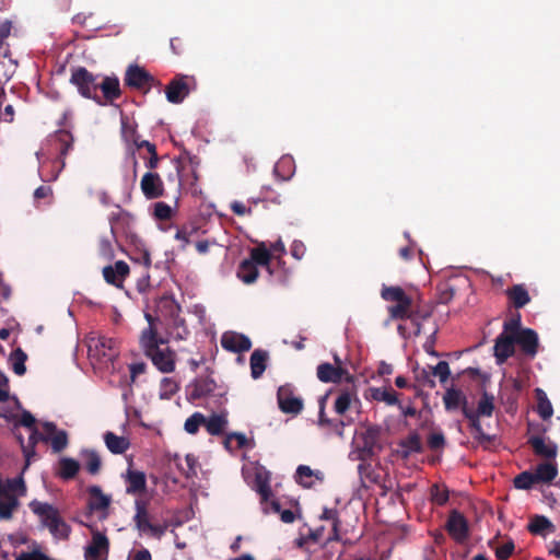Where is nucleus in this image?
<instances>
[{
    "label": "nucleus",
    "mask_w": 560,
    "mask_h": 560,
    "mask_svg": "<svg viewBox=\"0 0 560 560\" xmlns=\"http://www.w3.org/2000/svg\"><path fill=\"white\" fill-rule=\"evenodd\" d=\"M226 424V418L221 415H213L205 422V427L211 435H221Z\"/></svg>",
    "instance_id": "45"
},
{
    "label": "nucleus",
    "mask_w": 560,
    "mask_h": 560,
    "mask_svg": "<svg viewBox=\"0 0 560 560\" xmlns=\"http://www.w3.org/2000/svg\"><path fill=\"white\" fill-rule=\"evenodd\" d=\"M98 78L84 67L72 69L70 83L73 84L78 92L85 98L95 101L103 105L102 96L98 95Z\"/></svg>",
    "instance_id": "6"
},
{
    "label": "nucleus",
    "mask_w": 560,
    "mask_h": 560,
    "mask_svg": "<svg viewBox=\"0 0 560 560\" xmlns=\"http://www.w3.org/2000/svg\"><path fill=\"white\" fill-rule=\"evenodd\" d=\"M494 410V397L487 392L481 394V398H479V402H477V413L479 417H491Z\"/></svg>",
    "instance_id": "44"
},
{
    "label": "nucleus",
    "mask_w": 560,
    "mask_h": 560,
    "mask_svg": "<svg viewBox=\"0 0 560 560\" xmlns=\"http://www.w3.org/2000/svg\"><path fill=\"white\" fill-rule=\"evenodd\" d=\"M514 551V542L509 540L495 549V557L499 560H508Z\"/></svg>",
    "instance_id": "63"
},
{
    "label": "nucleus",
    "mask_w": 560,
    "mask_h": 560,
    "mask_svg": "<svg viewBox=\"0 0 560 560\" xmlns=\"http://www.w3.org/2000/svg\"><path fill=\"white\" fill-rule=\"evenodd\" d=\"M121 138L127 144V152L131 155V159H133V178H137V167L139 163L135 156V151L139 150L140 142L144 140L141 139L137 130V122L126 115L121 116Z\"/></svg>",
    "instance_id": "9"
},
{
    "label": "nucleus",
    "mask_w": 560,
    "mask_h": 560,
    "mask_svg": "<svg viewBox=\"0 0 560 560\" xmlns=\"http://www.w3.org/2000/svg\"><path fill=\"white\" fill-rule=\"evenodd\" d=\"M55 141L60 156H65L73 144V136L69 130L60 129L55 133Z\"/></svg>",
    "instance_id": "43"
},
{
    "label": "nucleus",
    "mask_w": 560,
    "mask_h": 560,
    "mask_svg": "<svg viewBox=\"0 0 560 560\" xmlns=\"http://www.w3.org/2000/svg\"><path fill=\"white\" fill-rule=\"evenodd\" d=\"M527 529L533 535L545 536L546 532L553 533L556 527L546 516L535 515L532 517Z\"/></svg>",
    "instance_id": "36"
},
{
    "label": "nucleus",
    "mask_w": 560,
    "mask_h": 560,
    "mask_svg": "<svg viewBox=\"0 0 560 560\" xmlns=\"http://www.w3.org/2000/svg\"><path fill=\"white\" fill-rule=\"evenodd\" d=\"M320 520L331 522V534L326 539L324 547L332 541H339L341 539L339 533L341 522L338 511L336 509H324L323 514L320 515Z\"/></svg>",
    "instance_id": "29"
},
{
    "label": "nucleus",
    "mask_w": 560,
    "mask_h": 560,
    "mask_svg": "<svg viewBox=\"0 0 560 560\" xmlns=\"http://www.w3.org/2000/svg\"><path fill=\"white\" fill-rule=\"evenodd\" d=\"M19 508V499L16 494H2L0 497V520L10 521L13 518L14 512Z\"/></svg>",
    "instance_id": "31"
},
{
    "label": "nucleus",
    "mask_w": 560,
    "mask_h": 560,
    "mask_svg": "<svg viewBox=\"0 0 560 560\" xmlns=\"http://www.w3.org/2000/svg\"><path fill=\"white\" fill-rule=\"evenodd\" d=\"M445 527L450 536L457 542H464L469 536L468 521L456 510L450 513Z\"/></svg>",
    "instance_id": "15"
},
{
    "label": "nucleus",
    "mask_w": 560,
    "mask_h": 560,
    "mask_svg": "<svg viewBox=\"0 0 560 560\" xmlns=\"http://www.w3.org/2000/svg\"><path fill=\"white\" fill-rule=\"evenodd\" d=\"M92 532V538L84 549L85 560H107L109 553V539L93 526L86 525Z\"/></svg>",
    "instance_id": "11"
},
{
    "label": "nucleus",
    "mask_w": 560,
    "mask_h": 560,
    "mask_svg": "<svg viewBox=\"0 0 560 560\" xmlns=\"http://www.w3.org/2000/svg\"><path fill=\"white\" fill-rule=\"evenodd\" d=\"M271 258V254L269 249L264 245L260 244L254 248H252V253H249V260H253L254 266H265V268L270 271L269 261Z\"/></svg>",
    "instance_id": "41"
},
{
    "label": "nucleus",
    "mask_w": 560,
    "mask_h": 560,
    "mask_svg": "<svg viewBox=\"0 0 560 560\" xmlns=\"http://www.w3.org/2000/svg\"><path fill=\"white\" fill-rule=\"evenodd\" d=\"M464 416L469 420V427L472 431V438L485 448L488 450L495 440V435L486 434L480 423V417L470 408L464 409Z\"/></svg>",
    "instance_id": "19"
},
{
    "label": "nucleus",
    "mask_w": 560,
    "mask_h": 560,
    "mask_svg": "<svg viewBox=\"0 0 560 560\" xmlns=\"http://www.w3.org/2000/svg\"><path fill=\"white\" fill-rule=\"evenodd\" d=\"M439 302L448 304L455 296L456 291L450 283H443L439 287Z\"/></svg>",
    "instance_id": "58"
},
{
    "label": "nucleus",
    "mask_w": 560,
    "mask_h": 560,
    "mask_svg": "<svg viewBox=\"0 0 560 560\" xmlns=\"http://www.w3.org/2000/svg\"><path fill=\"white\" fill-rule=\"evenodd\" d=\"M352 405V394L348 390L341 392L335 401V411L343 416Z\"/></svg>",
    "instance_id": "51"
},
{
    "label": "nucleus",
    "mask_w": 560,
    "mask_h": 560,
    "mask_svg": "<svg viewBox=\"0 0 560 560\" xmlns=\"http://www.w3.org/2000/svg\"><path fill=\"white\" fill-rule=\"evenodd\" d=\"M514 336L503 331L497 336L493 346V355L497 363L501 364L514 354Z\"/></svg>",
    "instance_id": "23"
},
{
    "label": "nucleus",
    "mask_w": 560,
    "mask_h": 560,
    "mask_svg": "<svg viewBox=\"0 0 560 560\" xmlns=\"http://www.w3.org/2000/svg\"><path fill=\"white\" fill-rule=\"evenodd\" d=\"M370 398L377 402H384L387 406L398 405V394L390 387L370 388Z\"/></svg>",
    "instance_id": "35"
},
{
    "label": "nucleus",
    "mask_w": 560,
    "mask_h": 560,
    "mask_svg": "<svg viewBox=\"0 0 560 560\" xmlns=\"http://www.w3.org/2000/svg\"><path fill=\"white\" fill-rule=\"evenodd\" d=\"M326 396L323 397L320 400H319V413H318V418H319V424L320 425H327V427H334L336 429L338 428H342L345 425L343 421H334L329 418H327L326 413H325V404H326Z\"/></svg>",
    "instance_id": "56"
},
{
    "label": "nucleus",
    "mask_w": 560,
    "mask_h": 560,
    "mask_svg": "<svg viewBox=\"0 0 560 560\" xmlns=\"http://www.w3.org/2000/svg\"><path fill=\"white\" fill-rule=\"evenodd\" d=\"M237 278L245 284H253L258 278V269L253 260L245 258L237 268Z\"/></svg>",
    "instance_id": "34"
},
{
    "label": "nucleus",
    "mask_w": 560,
    "mask_h": 560,
    "mask_svg": "<svg viewBox=\"0 0 560 560\" xmlns=\"http://www.w3.org/2000/svg\"><path fill=\"white\" fill-rule=\"evenodd\" d=\"M10 361L12 363L13 371L18 375H23L27 371V368L25 366V362L27 361V353L21 348H16L12 351Z\"/></svg>",
    "instance_id": "46"
},
{
    "label": "nucleus",
    "mask_w": 560,
    "mask_h": 560,
    "mask_svg": "<svg viewBox=\"0 0 560 560\" xmlns=\"http://www.w3.org/2000/svg\"><path fill=\"white\" fill-rule=\"evenodd\" d=\"M221 345L225 350L235 353L248 351L253 347L248 336L235 331L224 332L221 337Z\"/></svg>",
    "instance_id": "21"
},
{
    "label": "nucleus",
    "mask_w": 560,
    "mask_h": 560,
    "mask_svg": "<svg viewBox=\"0 0 560 560\" xmlns=\"http://www.w3.org/2000/svg\"><path fill=\"white\" fill-rule=\"evenodd\" d=\"M534 474L537 482H550L557 477L558 468L553 463H540L537 465Z\"/></svg>",
    "instance_id": "39"
},
{
    "label": "nucleus",
    "mask_w": 560,
    "mask_h": 560,
    "mask_svg": "<svg viewBox=\"0 0 560 560\" xmlns=\"http://www.w3.org/2000/svg\"><path fill=\"white\" fill-rule=\"evenodd\" d=\"M515 343L520 346L522 352L533 359L538 352L539 339L537 332L532 328H524L514 336Z\"/></svg>",
    "instance_id": "22"
},
{
    "label": "nucleus",
    "mask_w": 560,
    "mask_h": 560,
    "mask_svg": "<svg viewBox=\"0 0 560 560\" xmlns=\"http://www.w3.org/2000/svg\"><path fill=\"white\" fill-rule=\"evenodd\" d=\"M315 476L318 480L324 479V474L320 470H313L307 465H300L296 468V480L299 483H301L304 487H311L312 482L306 481L305 478H310Z\"/></svg>",
    "instance_id": "47"
},
{
    "label": "nucleus",
    "mask_w": 560,
    "mask_h": 560,
    "mask_svg": "<svg viewBox=\"0 0 560 560\" xmlns=\"http://www.w3.org/2000/svg\"><path fill=\"white\" fill-rule=\"evenodd\" d=\"M535 397L537 400L536 411L542 420H549L553 415V407L548 399L546 393L537 388L535 390Z\"/></svg>",
    "instance_id": "37"
},
{
    "label": "nucleus",
    "mask_w": 560,
    "mask_h": 560,
    "mask_svg": "<svg viewBox=\"0 0 560 560\" xmlns=\"http://www.w3.org/2000/svg\"><path fill=\"white\" fill-rule=\"evenodd\" d=\"M82 456L84 458V467L91 475H96L102 469V458L100 454L94 450L83 451Z\"/></svg>",
    "instance_id": "42"
},
{
    "label": "nucleus",
    "mask_w": 560,
    "mask_h": 560,
    "mask_svg": "<svg viewBox=\"0 0 560 560\" xmlns=\"http://www.w3.org/2000/svg\"><path fill=\"white\" fill-rule=\"evenodd\" d=\"M431 499L438 505H444L450 500V492L446 487L434 483L431 487Z\"/></svg>",
    "instance_id": "52"
},
{
    "label": "nucleus",
    "mask_w": 560,
    "mask_h": 560,
    "mask_svg": "<svg viewBox=\"0 0 560 560\" xmlns=\"http://www.w3.org/2000/svg\"><path fill=\"white\" fill-rule=\"evenodd\" d=\"M524 328L521 325V314L516 312L508 320L503 323V332L515 336Z\"/></svg>",
    "instance_id": "53"
},
{
    "label": "nucleus",
    "mask_w": 560,
    "mask_h": 560,
    "mask_svg": "<svg viewBox=\"0 0 560 560\" xmlns=\"http://www.w3.org/2000/svg\"><path fill=\"white\" fill-rule=\"evenodd\" d=\"M280 410L284 413L299 415L303 410V401L294 395L291 385H281L277 392Z\"/></svg>",
    "instance_id": "14"
},
{
    "label": "nucleus",
    "mask_w": 560,
    "mask_h": 560,
    "mask_svg": "<svg viewBox=\"0 0 560 560\" xmlns=\"http://www.w3.org/2000/svg\"><path fill=\"white\" fill-rule=\"evenodd\" d=\"M166 343L167 340L155 336L151 328L142 329V332H140V349L162 373H170L175 370L176 354L170 347H162Z\"/></svg>",
    "instance_id": "1"
},
{
    "label": "nucleus",
    "mask_w": 560,
    "mask_h": 560,
    "mask_svg": "<svg viewBox=\"0 0 560 560\" xmlns=\"http://www.w3.org/2000/svg\"><path fill=\"white\" fill-rule=\"evenodd\" d=\"M153 215L156 220H168L172 217V208L165 202H156L153 208Z\"/></svg>",
    "instance_id": "59"
},
{
    "label": "nucleus",
    "mask_w": 560,
    "mask_h": 560,
    "mask_svg": "<svg viewBox=\"0 0 560 560\" xmlns=\"http://www.w3.org/2000/svg\"><path fill=\"white\" fill-rule=\"evenodd\" d=\"M104 442L106 447L113 454H125L130 448V440L126 436H119L112 431L104 434Z\"/></svg>",
    "instance_id": "28"
},
{
    "label": "nucleus",
    "mask_w": 560,
    "mask_h": 560,
    "mask_svg": "<svg viewBox=\"0 0 560 560\" xmlns=\"http://www.w3.org/2000/svg\"><path fill=\"white\" fill-rule=\"evenodd\" d=\"M445 445V436L443 433H431L428 438V446L433 450H441Z\"/></svg>",
    "instance_id": "64"
},
{
    "label": "nucleus",
    "mask_w": 560,
    "mask_h": 560,
    "mask_svg": "<svg viewBox=\"0 0 560 560\" xmlns=\"http://www.w3.org/2000/svg\"><path fill=\"white\" fill-rule=\"evenodd\" d=\"M190 387V398L192 400H199L212 395L217 389V383L214 378L205 376L203 378H196Z\"/></svg>",
    "instance_id": "25"
},
{
    "label": "nucleus",
    "mask_w": 560,
    "mask_h": 560,
    "mask_svg": "<svg viewBox=\"0 0 560 560\" xmlns=\"http://www.w3.org/2000/svg\"><path fill=\"white\" fill-rule=\"evenodd\" d=\"M402 448L404 457H408L412 453H421L423 451L420 435L417 432H411L407 438L399 442Z\"/></svg>",
    "instance_id": "38"
},
{
    "label": "nucleus",
    "mask_w": 560,
    "mask_h": 560,
    "mask_svg": "<svg viewBox=\"0 0 560 560\" xmlns=\"http://www.w3.org/2000/svg\"><path fill=\"white\" fill-rule=\"evenodd\" d=\"M98 90L103 93V105L114 103L121 96L120 82L117 77H103V80L98 82Z\"/></svg>",
    "instance_id": "24"
},
{
    "label": "nucleus",
    "mask_w": 560,
    "mask_h": 560,
    "mask_svg": "<svg viewBox=\"0 0 560 560\" xmlns=\"http://www.w3.org/2000/svg\"><path fill=\"white\" fill-rule=\"evenodd\" d=\"M10 399V381L8 375L0 370V402H5Z\"/></svg>",
    "instance_id": "61"
},
{
    "label": "nucleus",
    "mask_w": 560,
    "mask_h": 560,
    "mask_svg": "<svg viewBox=\"0 0 560 560\" xmlns=\"http://www.w3.org/2000/svg\"><path fill=\"white\" fill-rule=\"evenodd\" d=\"M143 148H144V150L148 153V156L143 155V153H140V156L144 161V167L149 172H153L155 168H158V165H159V162H160V158L158 155L156 147H155L154 143H152V142L147 140V141H142V142H140L138 144V150H143Z\"/></svg>",
    "instance_id": "33"
},
{
    "label": "nucleus",
    "mask_w": 560,
    "mask_h": 560,
    "mask_svg": "<svg viewBox=\"0 0 560 560\" xmlns=\"http://www.w3.org/2000/svg\"><path fill=\"white\" fill-rule=\"evenodd\" d=\"M268 361V352L262 349H256L249 357V368H252V376L258 380L264 373Z\"/></svg>",
    "instance_id": "32"
},
{
    "label": "nucleus",
    "mask_w": 560,
    "mask_h": 560,
    "mask_svg": "<svg viewBox=\"0 0 560 560\" xmlns=\"http://www.w3.org/2000/svg\"><path fill=\"white\" fill-rule=\"evenodd\" d=\"M381 298L385 302H393L394 305L387 307L388 317L393 320H405L413 318L412 299L406 294L400 287H386L381 289Z\"/></svg>",
    "instance_id": "4"
},
{
    "label": "nucleus",
    "mask_w": 560,
    "mask_h": 560,
    "mask_svg": "<svg viewBox=\"0 0 560 560\" xmlns=\"http://www.w3.org/2000/svg\"><path fill=\"white\" fill-rule=\"evenodd\" d=\"M149 501L144 499H136L133 501V525L140 534H147L155 539H160L167 530L166 524L151 523V516L148 511Z\"/></svg>",
    "instance_id": "5"
},
{
    "label": "nucleus",
    "mask_w": 560,
    "mask_h": 560,
    "mask_svg": "<svg viewBox=\"0 0 560 560\" xmlns=\"http://www.w3.org/2000/svg\"><path fill=\"white\" fill-rule=\"evenodd\" d=\"M197 89V80L192 75L176 74L165 88V96L170 103H182L191 91Z\"/></svg>",
    "instance_id": "7"
},
{
    "label": "nucleus",
    "mask_w": 560,
    "mask_h": 560,
    "mask_svg": "<svg viewBox=\"0 0 560 560\" xmlns=\"http://www.w3.org/2000/svg\"><path fill=\"white\" fill-rule=\"evenodd\" d=\"M98 252L102 257L112 259L114 257L113 243L108 237H101L98 243Z\"/></svg>",
    "instance_id": "62"
},
{
    "label": "nucleus",
    "mask_w": 560,
    "mask_h": 560,
    "mask_svg": "<svg viewBox=\"0 0 560 560\" xmlns=\"http://www.w3.org/2000/svg\"><path fill=\"white\" fill-rule=\"evenodd\" d=\"M256 490L262 502H266L272 493L268 481L260 476H256Z\"/></svg>",
    "instance_id": "60"
},
{
    "label": "nucleus",
    "mask_w": 560,
    "mask_h": 560,
    "mask_svg": "<svg viewBox=\"0 0 560 560\" xmlns=\"http://www.w3.org/2000/svg\"><path fill=\"white\" fill-rule=\"evenodd\" d=\"M158 310L165 319L166 334L175 340H186L190 330L186 325L185 318L179 316L180 306L171 298H162Z\"/></svg>",
    "instance_id": "3"
},
{
    "label": "nucleus",
    "mask_w": 560,
    "mask_h": 560,
    "mask_svg": "<svg viewBox=\"0 0 560 560\" xmlns=\"http://www.w3.org/2000/svg\"><path fill=\"white\" fill-rule=\"evenodd\" d=\"M178 383L173 378H167V376H165L160 382V398L171 399L178 392Z\"/></svg>",
    "instance_id": "49"
},
{
    "label": "nucleus",
    "mask_w": 560,
    "mask_h": 560,
    "mask_svg": "<svg viewBox=\"0 0 560 560\" xmlns=\"http://www.w3.org/2000/svg\"><path fill=\"white\" fill-rule=\"evenodd\" d=\"M4 488L13 495H15V493L23 495V492L25 491V481L21 477L11 478L7 480Z\"/></svg>",
    "instance_id": "57"
},
{
    "label": "nucleus",
    "mask_w": 560,
    "mask_h": 560,
    "mask_svg": "<svg viewBox=\"0 0 560 560\" xmlns=\"http://www.w3.org/2000/svg\"><path fill=\"white\" fill-rule=\"evenodd\" d=\"M89 500L86 516H91L94 512L107 511L112 504V497L104 494L100 486L93 485L88 488Z\"/></svg>",
    "instance_id": "20"
},
{
    "label": "nucleus",
    "mask_w": 560,
    "mask_h": 560,
    "mask_svg": "<svg viewBox=\"0 0 560 560\" xmlns=\"http://www.w3.org/2000/svg\"><path fill=\"white\" fill-rule=\"evenodd\" d=\"M505 295L509 299L511 305L516 310L523 308L530 302L528 291L523 284H515L505 290Z\"/></svg>",
    "instance_id": "27"
},
{
    "label": "nucleus",
    "mask_w": 560,
    "mask_h": 560,
    "mask_svg": "<svg viewBox=\"0 0 560 560\" xmlns=\"http://www.w3.org/2000/svg\"><path fill=\"white\" fill-rule=\"evenodd\" d=\"M125 83L131 89L148 91L152 85L159 82L143 68L131 65L126 71Z\"/></svg>",
    "instance_id": "13"
},
{
    "label": "nucleus",
    "mask_w": 560,
    "mask_h": 560,
    "mask_svg": "<svg viewBox=\"0 0 560 560\" xmlns=\"http://www.w3.org/2000/svg\"><path fill=\"white\" fill-rule=\"evenodd\" d=\"M205 416L196 412L185 421L184 429L189 434H196L199 430V427L205 424Z\"/></svg>",
    "instance_id": "55"
},
{
    "label": "nucleus",
    "mask_w": 560,
    "mask_h": 560,
    "mask_svg": "<svg viewBox=\"0 0 560 560\" xmlns=\"http://www.w3.org/2000/svg\"><path fill=\"white\" fill-rule=\"evenodd\" d=\"M431 374L439 376L442 384H446L451 376V369L447 361H440L436 365L431 366Z\"/></svg>",
    "instance_id": "54"
},
{
    "label": "nucleus",
    "mask_w": 560,
    "mask_h": 560,
    "mask_svg": "<svg viewBox=\"0 0 560 560\" xmlns=\"http://www.w3.org/2000/svg\"><path fill=\"white\" fill-rule=\"evenodd\" d=\"M316 375L319 382L324 384H339L346 380L352 382L353 376L343 365H334L330 362H323L316 369Z\"/></svg>",
    "instance_id": "12"
},
{
    "label": "nucleus",
    "mask_w": 560,
    "mask_h": 560,
    "mask_svg": "<svg viewBox=\"0 0 560 560\" xmlns=\"http://www.w3.org/2000/svg\"><path fill=\"white\" fill-rule=\"evenodd\" d=\"M80 470V464L78 460L71 457H62L59 460L58 475L62 479H72L77 476Z\"/></svg>",
    "instance_id": "40"
},
{
    "label": "nucleus",
    "mask_w": 560,
    "mask_h": 560,
    "mask_svg": "<svg viewBox=\"0 0 560 560\" xmlns=\"http://www.w3.org/2000/svg\"><path fill=\"white\" fill-rule=\"evenodd\" d=\"M30 511L37 516L40 525L48 529L50 535L59 540H67L70 536L71 528L60 516L58 509L44 501L28 502Z\"/></svg>",
    "instance_id": "2"
},
{
    "label": "nucleus",
    "mask_w": 560,
    "mask_h": 560,
    "mask_svg": "<svg viewBox=\"0 0 560 560\" xmlns=\"http://www.w3.org/2000/svg\"><path fill=\"white\" fill-rule=\"evenodd\" d=\"M44 434H40V440L50 442L51 450L55 453L63 451L68 445V433L65 430H58L52 422H45L43 424Z\"/></svg>",
    "instance_id": "18"
},
{
    "label": "nucleus",
    "mask_w": 560,
    "mask_h": 560,
    "mask_svg": "<svg viewBox=\"0 0 560 560\" xmlns=\"http://www.w3.org/2000/svg\"><path fill=\"white\" fill-rule=\"evenodd\" d=\"M127 493L137 495L145 490V475L141 470L129 469L127 472Z\"/></svg>",
    "instance_id": "30"
},
{
    "label": "nucleus",
    "mask_w": 560,
    "mask_h": 560,
    "mask_svg": "<svg viewBox=\"0 0 560 560\" xmlns=\"http://www.w3.org/2000/svg\"><path fill=\"white\" fill-rule=\"evenodd\" d=\"M324 533V526H319L314 529L310 528L306 535L301 534V536L298 538V546L303 547L308 544H318L319 541H322Z\"/></svg>",
    "instance_id": "48"
},
{
    "label": "nucleus",
    "mask_w": 560,
    "mask_h": 560,
    "mask_svg": "<svg viewBox=\"0 0 560 560\" xmlns=\"http://www.w3.org/2000/svg\"><path fill=\"white\" fill-rule=\"evenodd\" d=\"M140 190L145 199H158L164 196V184L159 174L147 172L140 179Z\"/></svg>",
    "instance_id": "17"
},
{
    "label": "nucleus",
    "mask_w": 560,
    "mask_h": 560,
    "mask_svg": "<svg viewBox=\"0 0 560 560\" xmlns=\"http://www.w3.org/2000/svg\"><path fill=\"white\" fill-rule=\"evenodd\" d=\"M130 275V267L125 260H117L114 265H107L103 269L104 280L118 289L124 288V282Z\"/></svg>",
    "instance_id": "16"
},
{
    "label": "nucleus",
    "mask_w": 560,
    "mask_h": 560,
    "mask_svg": "<svg viewBox=\"0 0 560 560\" xmlns=\"http://www.w3.org/2000/svg\"><path fill=\"white\" fill-rule=\"evenodd\" d=\"M537 434L528 436L527 443L532 446L535 455L547 459H555L558 454V445L550 440L546 442L544 435L547 433L548 428L544 424H538L535 428Z\"/></svg>",
    "instance_id": "10"
},
{
    "label": "nucleus",
    "mask_w": 560,
    "mask_h": 560,
    "mask_svg": "<svg viewBox=\"0 0 560 560\" xmlns=\"http://www.w3.org/2000/svg\"><path fill=\"white\" fill-rule=\"evenodd\" d=\"M443 402L447 411L462 409L464 412L465 408H469L467 397L462 390L456 388H450L445 392Z\"/></svg>",
    "instance_id": "26"
},
{
    "label": "nucleus",
    "mask_w": 560,
    "mask_h": 560,
    "mask_svg": "<svg viewBox=\"0 0 560 560\" xmlns=\"http://www.w3.org/2000/svg\"><path fill=\"white\" fill-rule=\"evenodd\" d=\"M89 350L93 357L103 363L114 362L119 355L117 340L107 336L93 338Z\"/></svg>",
    "instance_id": "8"
},
{
    "label": "nucleus",
    "mask_w": 560,
    "mask_h": 560,
    "mask_svg": "<svg viewBox=\"0 0 560 560\" xmlns=\"http://www.w3.org/2000/svg\"><path fill=\"white\" fill-rule=\"evenodd\" d=\"M537 482L535 474L532 471H522L513 479L514 487L517 489H529Z\"/></svg>",
    "instance_id": "50"
}]
</instances>
